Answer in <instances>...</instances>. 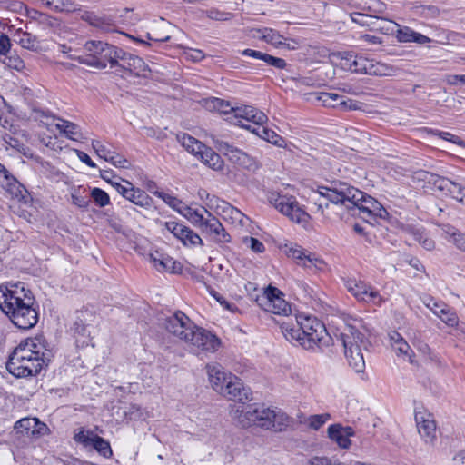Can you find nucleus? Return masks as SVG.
<instances>
[{
  "label": "nucleus",
  "instance_id": "obj_21",
  "mask_svg": "<svg viewBox=\"0 0 465 465\" xmlns=\"http://www.w3.org/2000/svg\"><path fill=\"white\" fill-rule=\"evenodd\" d=\"M11 322L22 330L33 328L38 322V312L35 304L22 306L20 310L7 316Z\"/></svg>",
  "mask_w": 465,
  "mask_h": 465
},
{
  "label": "nucleus",
  "instance_id": "obj_36",
  "mask_svg": "<svg viewBox=\"0 0 465 465\" xmlns=\"http://www.w3.org/2000/svg\"><path fill=\"white\" fill-rule=\"evenodd\" d=\"M252 133L278 147H284L285 145V141L282 136L274 131L264 127L263 124L253 127Z\"/></svg>",
  "mask_w": 465,
  "mask_h": 465
},
{
  "label": "nucleus",
  "instance_id": "obj_31",
  "mask_svg": "<svg viewBox=\"0 0 465 465\" xmlns=\"http://www.w3.org/2000/svg\"><path fill=\"white\" fill-rule=\"evenodd\" d=\"M389 339L391 346L397 355L408 359L412 362L411 357L413 351L403 337L399 332L392 331L389 333Z\"/></svg>",
  "mask_w": 465,
  "mask_h": 465
},
{
  "label": "nucleus",
  "instance_id": "obj_20",
  "mask_svg": "<svg viewBox=\"0 0 465 465\" xmlns=\"http://www.w3.org/2000/svg\"><path fill=\"white\" fill-rule=\"evenodd\" d=\"M262 420V429L275 431H283L292 423V419L284 411L266 406H264Z\"/></svg>",
  "mask_w": 465,
  "mask_h": 465
},
{
  "label": "nucleus",
  "instance_id": "obj_34",
  "mask_svg": "<svg viewBox=\"0 0 465 465\" xmlns=\"http://www.w3.org/2000/svg\"><path fill=\"white\" fill-rule=\"evenodd\" d=\"M125 200L144 210H150L153 206V198L143 190L134 186L131 188V192Z\"/></svg>",
  "mask_w": 465,
  "mask_h": 465
},
{
  "label": "nucleus",
  "instance_id": "obj_61",
  "mask_svg": "<svg viewBox=\"0 0 465 465\" xmlns=\"http://www.w3.org/2000/svg\"><path fill=\"white\" fill-rule=\"evenodd\" d=\"M112 185L115 188L117 193L121 194L124 199L127 198L131 192V188L134 187V184L128 181H124V183H112Z\"/></svg>",
  "mask_w": 465,
  "mask_h": 465
},
{
  "label": "nucleus",
  "instance_id": "obj_35",
  "mask_svg": "<svg viewBox=\"0 0 465 465\" xmlns=\"http://www.w3.org/2000/svg\"><path fill=\"white\" fill-rule=\"evenodd\" d=\"M196 157L213 170H221L223 167V161L221 156L212 148L205 145L204 148L196 154Z\"/></svg>",
  "mask_w": 465,
  "mask_h": 465
},
{
  "label": "nucleus",
  "instance_id": "obj_11",
  "mask_svg": "<svg viewBox=\"0 0 465 465\" xmlns=\"http://www.w3.org/2000/svg\"><path fill=\"white\" fill-rule=\"evenodd\" d=\"M196 327L193 322L180 311L167 317L164 322L165 330L173 337L185 343L188 342Z\"/></svg>",
  "mask_w": 465,
  "mask_h": 465
},
{
  "label": "nucleus",
  "instance_id": "obj_56",
  "mask_svg": "<svg viewBox=\"0 0 465 465\" xmlns=\"http://www.w3.org/2000/svg\"><path fill=\"white\" fill-rule=\"evenodd\" d=\"M92 146L94 150L95 151L96 154L100 157L104 159L106 162L109 161V157L112 156L114 151H111L108 149L104 144H103L98 140H94L92 142Z\"/></svg>",
  "mask_w": 465,
  "mask_h": 465
},
{
  "label": "nucleus",
  "instance_id": "obj_58",
  "mask_svg": "<svg viewBox=\"0 0 465 465\" xmlns=\"http://www.w3.org/2000/svg\"><path fill=\"white\" fill-rule=\"evenodd\" d=\"M108 162L117 168L129 169L131 167V163L123 155L115 152H114L112 156L109 157Z\"/></svg>",
  "mask_w": 465,
  "mask_h": 465
},
{
  "label": "nucleus",
  "instance_id": "obj_9",
  "mask_svg": "<svg viewBox=\"0 0 465 465\" xmlns=\"http://www.w3.org/2000/svg\"><path fill=\"white\" fill-rule=\"evenodd\" d=\"M416 177L418 180L423 181L430 185L431 188L451 196L460 203L463 202L465 197V186L460 183L426 171L416 173Z\"/></svg>",
  "mask_w": 465,
  "mask_h": 465
},
{
  "label": "nucleus",
  "instance_id": "obj_49",
  "mask_svg": "<svg viewBox=\"0 0 465 465\" xmlns=\"http://www.w3.org/2000/svg\"><path fill=\"white\" fill-rule=\"evenodd\" d=\"M356 7L362 11L378 12L382 4L378 0H350Z\"/></svg>",
  "mask_w": 465,
  "mask_h": 465
},
{
  "label": "nucleus",
  "instance_id": "obj_3",
  "mask_svg": "<svg viewBox=\"0 0 465 465\" xmlns=\"http://www.w3.org/2000/svg\"><path fill=\"white\" fill-rule=\"evenodd\" d=\"M282 333L291 342L305 350H315L326 344L329 338L324 324L316 317L299 315L280 323Z\"/></svg>",
  "mask_w": 465,
  "mask_h": 465
},
{
  "label": "nucleus",
  "instance_id": "obj_37",
  "mask_svg": "<svg viewBox=\"0 0 465 465\" xmlns=\"http://www.w3.org/2000/svg\"><path fill=\"white\" fill-rule=\"evenodd\" d=\"M55 127L61 134L71 140L78 141L81 138L80 128L74 123L58 118Z\"/></svg>",
  "mask_w": 465,
  "mask_h": 465
},
{
  "label": "nucleus",
  "instance_id": "obj_55",
  "mask_svg": "<svg viewBox=\"0 0 465 465\" xmlns=\"http://www.w3.org/2000/svg\"><path fill=\"white\" fill-rule=\"evenodd\" d=\"M413 235L415 240L419 242L423 246L424 249L429 251L434 249V241L430 239L424 232L417 230Z\"/></svg>",
  "mask_w": 465,
  "mask_h": 465
},
{
  "label": "nucleus",
  "instance_id": "obj_29",
  "mask_svg": "<svg viewBox=\"0 0 465 465\" xmlns=\"http://www.w3.org/2000/svg\"><path fill=\"white\" fill-rule=\"evenodd\" d=\"M206 370L213 389L218 392H223V386L229 380V374H227L223 367L218 363L207 364Z\"/></svg>",
  "mask_w": 465,
  "mask_h": 465
},
{
  "label": "nucleus",
  "instance_id": "obj_2",
  "mask_svg": "<svg viewBox=\"0 0 465 465\" xmlns=\"http://www.w3.org/2000/svg\"><path fill=\"white\" fill-rule=\"evenodd\" d=\"M51 350L43 335L28 338L19 343L10 354L7 371L17 378L35 376L50 361Z\"/></svg>",
  "mask_w": 465,
  "mask_h": 465
},
{
  "label": "nucleus",
  "instance_id": "obj_6",
  "mask_svg": "<svg viewBox=\"0 0 465 465\" xmlns=\"http://www.w3.org/2000/svg\"><path fill=\"white\" fill-rule=\"evenodd\" d=\"M29 304H35V300L24 282L0 284V309L6 316Z\"/></svg>",
  "mask_w": 465,
  "mask_h": 465
},
{
  "label": "nucleus",
  "instance_id": "obj_13",
  "mask_svg": "<svg viewBox=\"0 0 465 465\" xmlns=\"http://www.w3.org/2000/svg\"><path fill=\"white\" fill-rule=\"evenodd\" d=\"M259 304L264 311L287 316L291 312V306L283 299L282 293L275 287L269 286L258 299Z\"/></svg>",
  "mask_w": 465,
  "mask_h": 465
},
{
  "label": "nucleus",
  "instance_id": "obj_47",
  "mask_svg": "<svg viewBox=\"0 0 465 465\" xmlns=\"http://www.w3.org/2000/svg\"><path fill=\"white\" fill-rule=\"evenodd\" d=\"M331 420V415L329 413H322V414H314L309 416L305 423L308 428L318 430H320L327 421Z\"/></svg>",
  "mask_w": 465,
  "mask_h": 465
},
{
  "label": "nucleus",
  "instance_id": "obj_45",
  "mask_svg": "<svg viewBox=\"0 0 465 465\" xmlns=\"http://www.w3.org/2000/svg\"><path fill=\"white\" fill-rule=\"evenodd\" d=\"M52 10L60 13H75L81 10V5L74 0H55Z\"/></svg>",
  "mask_w": 465,
  "mask_h": 465
},
{
  "label": "nucleus",
  "instance_id": "obj_16",
  "mask_svg": "<svg viewBox=\"0 0 465 465\" xmlns=\"http://www.w3.org/2000/svg\"><path fill=\"white\" fill-rule=\"evenodd\" d=\"M349 292H351L359 302L371 303L373 305H381L384 302L380 292L371 285L355 279H350L345 283Z\"/></svg>",
  "mask_w": 465,
  "mask_h": 465
},
{
  "label": "nucleus",
  "instance_id": "obj_10",
  "mask_svg": "<svg viewBox=\"0 0 465 465\" xmlns=\"http://www.w3.org/2000/svg\"><path fill=\"white\" fill-rule=\"evenodd\" d=\"M215 147L223 153L228 160L249 172H255L259 169L260 164L256 158L249 155L242 149L230 144L217 137H213Z\"/></svg>",
  "mask_w": 465,
  "mask_h": 465
},
{
  "label": "nucleus",
  "instance_id": "obj_1",
  "mask_svg": "<svg viewBox=\"0 0 465 465\" xmlns=\"http://www.w3.org/2000/svg\"><path fill=\"white\" fill-rule=\"evenodd\" d=\"M319 194L315 204L322 214H324L325 209H331L341 219L346 213L363 218L389 217L387 210L377 200L346 183H334L331 187H321Z\"/></svg>",
  "mask_w": 465,
  "mask_h": 465
},
{
  "label": "nucleus",
  "instance_id": "obj_44",
  "mask_svg": "<svg viewBox=\"0 0 465 465\" xmlns=\"http://www.w3.org/2000/svg\"><path fill=\"white\" fill-rule=\"evenodd\" d=\"M15 37H17L16 41L23 48L28 50H35L37 48L38 41L32 34L18 30L15 33Z\"/></svg>",
  "mask_w": 465,
  "mask_h": 465
},
{
  "label": "nucleus",
  "instance_id": "obj_22",
  "mask_svg": "<svg viewBox=\"0 0 465 465\" xmlns=\"http://www.w3.org/2000/svg\"><path fill=\"white\" fill-rule=\"evenodd\" d=\"M385 22L388 24V26L381 27V29H385L387 32H394V28H396V37L400 42H415L419 44H427L430 42L429 37L413 31L408 26L401 27L399 24L391 20H386Z\"/></svg>",
  "mask_w": 465,
  "mask_h": 465
},
{
  "label": "nucleus",
  "instance_id": "obj_24",
  "mask_svg": "<svg viewBox=\"0 0 465 465\" xmlns=\"http://www.w3.org/2000/svg\"><path fill=\"white\" fill-rule=\"evenodd\" d=\"M149 262L158 272H165L170 273H181L183 265L173 257L154 252L150 253Z\"/></svg>",
  "mask_w": 465,
  "mask_h": 465
},
{
  "label": "nucleus",
  "instance_id": "obj_23",
  "mask_svg": "<svg viewBox=\"0 0 465 465\" xmlns=\"http://www.w3.org/2000/svg\"><path fill=\"white\" fill-rule=\"evenodd\" d=\"M124 70L138 77H147L150 69L145 62L139 56L128 54L124 51L123 58H119V64Z\"/></svg>",
  "mask_w": 465,
  "mask_h": 465
},
{
  "label": "nucleus",
  "instance_id": "obj_41",
  "mask_svg": "<svg viewBox=\"0 0 465 465\" xmlns=\"http://www.w3.org/2000/svg\"><path fill=\"white\" fill-rule=\"evenodd\" d=\"M81 19L87 22L90 25L97 27L103 31H109L111 24L105 17L98 16L94 12L85 11L82 14Z\"/></svg>",
  "mask_w": 465,
  "mask_h": 465
},
{
  "label": "nucleus",
  "instance_id": "obj_51",
  "mask_svg": "<svg viewBox=\"0 0 465 465\" xmlns=\"http://www.w3.org/2000/svg\"><path fill=\"white\" fill-rule=\"evenodd\" d=\"M303 465H346L327 456H312L305 460Z\"/></svg>",
  "mask_w": 465,
  "mask_h": 465
},
{
  "label": "nucleus",
  "instance_id": "obj_63",
  "mask_svg": "<svg viewBox=\"0 0 465 465\" xmlns=\"http://www.w3.org/2000/svg\"><path fill=\"white\" fill-rule=\"evenodd\" d=\"M263 62H265L267 64L272 65L278 69H283L286 67L287 64L286 62L278 57H274L272 55H270L268 54H265V57L263 59Z\"/></svg>",
  "mask_w": 465,
  "mask_h": 465
},
{
  "label": "nucleus",
  "instance_id": "obj_60",
  "mask_svg": "<svg viewBox=\"0 0 465 465\" xmlns=\"http://www.w3.org/2000/svg\"><path fill=\"white\" fill-rule=\"evenodd\" d=\"M38 24L40 25L43 26V28H51V29H54V28H57L59 27L60 25V21L55 18V17H53L49 15H46V14H43V15L41 16Z\"/></svg>",
  "mask_w": 465,
  "mask_h": 465
},
{
  "label": "nucleus",
  "instance_id": "obj_12",
  "mask_svg": "<svg viewBox=\"0 0 465 465\" xmlns=\"http://www.w3.org/2000/svg\"><path fill=\"white\" fill-rule=\"evenodd\" d=\"M186 344L195 352L214 353L221 347V340L210 331L197 326Z\"/></svg>",
  "mask_w": 465,
  "mask_h": 465
},
{
  "label": "nucleus",
  "instance_id": "obj_50",
  "mask_svg": "<svg viewBox=\"0 0 465 465\" xmlns=\"http://www.w3.org/2000/svg\"><path fill=\"white\" fill-rule=\"evenodd\" d=\"M14 11H16V12H19V13H22L23 11L25 12V15L32 21H35V22H39L41 16L43 15L44 13H41L35 9H29L27 8V6H25L23 3L21 2H15L13 4V8H12Z\"/></svg>",
  "mask_w": 465,
  "mask_h": 465
},
{
  "label": "nucleus",
  "instance_id": "obj_32",
  "mask_svg": "<svg viewBox=\"0 0 465 465\" xmlns=\"http://www.w3.org/2000/svg\"><path fill=\"white\" fill-rule=\"evenodd\" d=\"M15 428L25 430L27 435H44L48 430L47 426L36 418L21 419L16 421Z\"/></svg>",
  "mask_w": 465,
  "mask_h": 465
},
{
  "label": "nucleus",
  "instance_id": "obj_27",
  "mask_svg": "<svg viewBox=\"0 0 465 465\" xmlns=\"http://www.w3.org/2000/svg\"><path fill=\"white\" fill-rule=\"evenodd\" d=\"M221 393L228 396L231 400H248V391L243 386L241 379L231 373H229V380Z\"/></svg>",
  "mask_w": 465,
  "mask_h": 465
},
{
  "label": "nucleus",
  "instance_id": "obj_30",
  "mask_svg": "<svg viewBox=\"0 0 465 465\" xmlns=\"http://www.w3.org/2000/svg\"><path fill=\"white\" fill-rule=\"evenodd\" d=\"M354 73L371 75H381L383 74V65L362 55H357L353 60Z\"/></svg>",
  "mask_w": 465,
  "mask_h": 465
},
{
  "label": "nucleus",
  "instance_id": "obj_7",
  "mask_svg": "<svg viewBox=\"0 0 465 465\" xmlns=\"http://www.w3.org/2000/svg\"><path fill=\"white\" fill-rule=\"evenodd\" d=\"M267 201L273 205L281 213L287 216L291 221L297 223H307L309 214L300 206L293 196L282 195L277 192H268Z\"/></svg>",
  "mask_w": 465,
  "mask_h": 465
},
{
  "label": "nucleus",
  "instance_id": "obj_5",
  "mask_svg": "<svg viewBox=\"0 0 465 465\" xmlns=\"http://www.w3.org/2000/svg\"><path fill=\"white\" fill-rule=\"evenodd\" d=\"M340 341L344 349V354L349 365L356 371L362 372L365 369V361L361 351L367 348L368 341L365 334L355 326L346 325L340 334Z\"/></svg>",
  "mask_w": 465,
  "mask_h": 465
},
{
  "label": "nucleus",
  "instance_id": "obj_59",
  "mask_svg": "<svg viewBox=\"0 0 465 465\" xmlns=\"http://www.w3.org/2000/svg\"><path fill=\"white\" fill-rule=\"evenodd\" d=\"M242 242L254 252L262 253L264 252L263 243L256 238L246 236L242 239Z\"/></svg>",
  "mask_w": 465,
  "mask_h": 465
},
{
  "label": "nucleus",
  "instance_id": "obj_14",
  "mask_svg": "<svg viewBox=\"0 0 465 465\" xmlns=\"http://www.w3.org/2000/svg\"><path fill=\"white\" fill-rule=\"evenodd\" d=\"M74 440L84 448L95 450L103 457L108 458L113 454L109 441L94 434L90 430L80 428L75 431Z\"/></svg>",
  "mask_w": 465,
  "mask_h": 465
},
{
  "label": "nucleus",
  "instance_id": "obj_39",
  "mask_svg": "<svg viewBox=\"0 0 465 465\" xmlns=\"http://www.w3.org/2000/svg\"><path fill=\"white\" fill-rule=\"evenodd\" d=\"M177 139L187 152L194 154L195 156L203 148H204V144L203 143L187 134H178Z\"/></svg>",
  "mask_w": 465,
  "mask_h": 465
},
{
  "label": "nucleus",
  "instance_id": "obj_40",
  "mask_svg": "<svg viewBox=\"0 0 465 465\" xmlns=\"http://www.w3.org/2000/svg\"><path fill=\"white\" fill-rule=\"evenodd\" d=\"M223 204L224 207L223 208V212L226 219H229L232 223L239 224L241 226H244L246 224L248 218L243 213L227 203H223Z\"/></svg>",
  "mask_w": 465,
  "mask_h": 465
},
{
  "label": "nucleus",
  "instance_id": "obj_52",
  "mask_svg": "<svg viewBox=\"0 0 465 465\" xmlns=\"http://www.w3.org/2000/svg\"><path fill=\"white\" fill-rule=\"evenodd\" d=\"M91 197L99 207H104L110 203L108 193L100 188H93Z\"/></svg>",
  "mask_w": 465,
  "mask_h": 465
},
{
  "label": "nucleus",
  "instance_id": "obj_33",
  "mask_svg": "<svg viewBox=\"0 0 465 465\" xmlns=\"http://www.w3.org/2000/svg\"><path fill=\"white\" fill-rule=\"evenodd\" d=\"M252 36L255 38L262 39L268 44H271L276 47L284 45L283 40L285 38L281 35L277 31L272 28L263 27L253 30Z\"/></svg>",
  "mask_w": 465,
  "mask_h": 465
},
{
  "label": "nucleus",
  "instance_id": "obj_8",
  "mask_svg": "<svg viewBox=\"0 0 465 465\" xmlns=\"http://www.w3.org/2000/svg\"><path fill=\"white\" fill-rule=\"evenodd\" d=\"M264 411L262 404L234 403L230 406L231 419L242 428L256 425L262 428V418Z\"/></svg>",
  "mask_w": 465,
  "mask_h": 465
},
{
  "label": "nucleus",
  "instance_id": "obj_48",
  "mask_svg": "<svg viewBox=\"0 0 465 465\" xmlns=\"http://www.w3.org/2000/svg\"><path fill=\"white\" fill-rule=\"evenodd\" d=\"M420 300L422 303L437 317H439L440 312H443V308H445V303L443 302L437 301L430 295H423L420 297Z\"/></svg>",
  "mask_w": 465,
  "mask_h": 465
},
{
  "label": "nucleus",
  "instance_id": "obj_62",
  "mask_svg": "<svg viewBox=\"0 0 465 465\" xmlns=\"http://www.w3.org/2000/svg\"><path fill=\"white\" fill-rule=\"evenodd\" d=\"M71 197H72V203L74 205H76L77 207H79L81 209H87V207L89 206L90 200L85 196H82V195L78 194L76 193V191L72 193Z\"/></svg>",
  "mask_w": 465,
  "mask_h": 465
},
{
  "label": "nucleus",
  "instance_id": "obj_4",
  "mask_svg": "<svg viewBox=\"0 0 465 465\" xmlns=\"http://www.w3.org/2000/svg\"><path fill=\"white\" fill-rule=\"evenodd\" d=\"M84 49L86 52L85 56H78L79 63L97 68L104 69L109 64L111 67L119 64V58H123L124 50L104 43L103 41H87Z\"/></svg>",
  "mask_w": 465,
  "mask_h": 465
},
{
  "label": "nucleus",
  "instance_id": "obj_28",
  "mask_svg": "<svg viewBox=\"0 0 465 465\" xmlns=\"http://www.w3.org/2000/svg\"><path fill=\"white\" fill-rule=\"evenodd\" d=\"M208 214H213L206 208L201 206L200 208H193L186 206L182 212V215L187 219L193 226L199 228L201 232L209 222Z\"/></svg>",
  "mask_w": 465,
  "mask_h": 465
},
{
  "label": "nucleus",
  "instance_id": "obj_17",
  "mask_svg": "<svg viewBox=\"0 0 465 465\" xmlns=\"http://www.w3.org/2000/svg\"><path fill=\"white\" fill-rule=\"evenodd\" d=\"M415 422L424 444L434 446L437 441V426L433 415L426 411H416Z\"/></svg>",
  "mask_w": 465,
  "mask_h": 465
},
{
  "label": "nucleus",
  "instance_id": "obj_53",
  "mask_svg": "<svg viewBox=\"0 0 465 465\" xmlns=\"http://www.w3.org/2000/svg\"><path fill=\"white\" fill-rule=\"evenodd\" d=\"M350 17L353 23L358 24L361 26H371L373 24L372 20L374 18H378L375 15H366L361 12L351 13Z\"/></svg>",
  "mask_w": 465,
  "mask_h": 465
},
{
  "label": "nucleus",
  "instance_id": "obj_38",
  "mask_svg": "<svg viewBox=\"0 0 465 465\" xmlns=\"http://www.w3.org/2000/svg\"><path fill=\"white\" fill-rule=\"evenodd\" d=\"M357 55L352 53H334L331 54V62L344 71L354 73V63Z\"/></svg>",
  "mask_w": 465,
  "mask_h": 465
},
{
  "label": "nucleus",
  "instance_id": "obj_25",
  "mask_svg": "<svg viewBox=\"0 0 465 465\" xmlns=\"http://www.w3.org/2000/svg\"><path fill=\"white\" fill-rule=\"evenodd\" d=\"M329 439L341 449H349L351 445V437L354 430L351 427H344L339 423L332 424L327 430Z\"/></svg>",
  "mask_w": 465,
  "mask_h": 465
},
{
  "label": "nucleus",
  "instance_id": "obj_64",
  "mask_svg": "<svg viewBox=\"0 0 465 465\" xmlns=\"http://www.w3.org/2000/svg\"><path fill=\"white\" fill-rule=\"evenodd\" d=\"M11 49L10 38L7 35L2 33L0 35V55H6Z\"/></svg>",
  "mask_w": 465,
  "mask_h": 465
},
{
  "label": "nucleus",
  "instance_id": "obj_15",
  "mask_svg": "<svg viewBox=\"0 0 465 465\" xmlns=\"http://www.w3.org/2000/svg\"><path fill=\"white\" fill-rule=\"evenodd\" d=\"M232 114H233L235 118L236 125L242 126L251 132L253 128L249 123L253 124L256 127L264 124L268 121V117L263 112L250 105L232 108Z\"/></svg>",
  "mask_w": 465,
  "mask_h": 465
},
{
  "label": "nucleus",
  "instance_id": "obj_54",
  "mask_svg": "<svg viewBox=\"0 0 465 465\" xmlns=\"http://www.w3.org/2000/svg\"><path fill=\"white\" fill-rule=\"evenodd\" d=\"M439 318L449 326H456L459 322V319L457 314L450 310V308L445 304V308H443V312L439 314Z\"/></svg>",
  "mask_w": 465,
  "mask_h": 465
},
{
  "label": "nucleus",
  "instance_id": "obj_43",
  "mask_svg": "<svg viewBox=\"0 0 465 465\" xmlns=\"http://www.w3.org/2000/svg\"><path fill=\"white\" fill-rule=\"evenodd\" d=\"M446 234L445 238L453 243L459 250L465 252V234L457 231L455 228L446 226L443 229Z\"/></svg>",
  "mask_w": 465,
  "mask_h": 465
},
{
  "label": "nucleus",
  "instance_id": "obj_18",
  "mask_svg": "<svg viewBox=\"0 0 465 465\" xmlns=\"http://www.w3.org/2000/svg\"><path fill=\"white\" fill-rule=\"evenodd\" d=\"M286 254L294 260L296 263L308 270L322 271L325 262L315 254L302 249L300 246H286Z\"/></svg>",
  "mask_w": 465,
  "mask_h": 465
},
{
  "label": "nucleus",
  "instance_id": "obj_57",
  "mask_svg": "<svg viewBox=\"0 0 465 465\" xmlns=\"http://www.w3.org/2000/svg\"><path fill=\"white\" fill-rule=\"evenodd\" d=\"M317 99L322 102L324 106L334 107L336 102L340 100L341 97L333 93H321L317 94Z\"/></svg>",
  "mask_w": 465,
  "mask_h": 465
},
{
  "label": "nucleus",
  "instance_id": "obj_46",
  "mask_svg": "<svg viewBox=\"0 0 465 465\" xmlns=\"http://www.w3.org/2000/svg\"><path fill=\"white\" fill-rule=\"evenodd\" d=\"M153 193L157 195L159 198H161L166 204H168L174 211L178 212L181 215L183 208L187 206L183 202H182L180 199L173 195L162 192H155Z\"/></svg>",
  "mask_w": 465,
  "mask_h": 465
},
{
  "label": "nucleus",
  "instance_id": "obj_19",
  "mask_svg": "<svg viewBox=\"0 0 465 465\" xmlns=\"http://www.w3.org/2000/svg\"><path fill=\"white\" fill-rule=\"evenodd\" d=\"M164 228L186 247L203 245V242L199 234L184 224L169 221L164 223Z\"/></svg>",
  "mask_w": 465,
  "mask_h": 465
},
{
  "label": "nucleus",
  "instance_id": "obj_26",
  "mask_svg": "<svg viewBox=\"0 0 465 465\" xmlns=\"http://www.w3.org/2000/svg\"><path fill=\"white\" fill-rule=\"evenodd\" d=\"M208 217L209 222H207L202 232L207 234L215 242H230L231 236L225 231L221 222L213 214H208Z\"/></svg>",
  "mask_w": 465,
  "mask_h": 465
},
{
  "label": "nucleus",
  "instance_id": "obj_42",
  "mask_svg": "<svg viewBox=\"0 0 465 465\" xmlns=\"http://www.w3.org/2000/svg\"><path fill=\"white\" fill-rule=\"evenodd\" d=\"M72 331L75 337V342L77 343L78 346L88 345L90 339V331L87 330V326H85L81 320L74 322L72 327Z\"/></svg>",
  "mask_w": 465,
  "mask_h": 465
}]
</instances>
